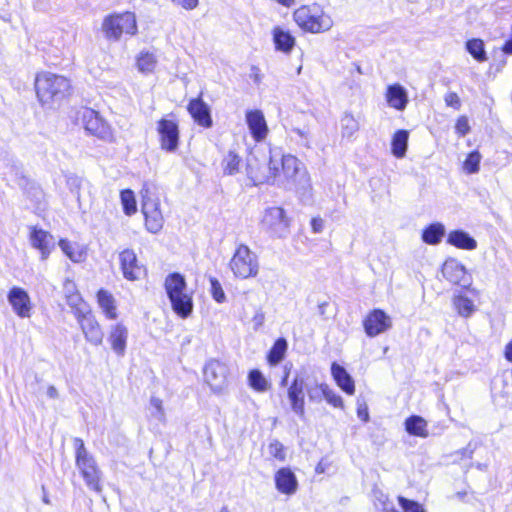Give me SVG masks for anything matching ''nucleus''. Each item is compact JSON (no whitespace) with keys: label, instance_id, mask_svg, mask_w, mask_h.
<instances>
[{"label":"nucleus","instance_id":"20e7f679","mask_svg":"<svg viewBox=\"0 0 512 512\" xmlns=\"http://www.w3.org/2000/svg\"><path fill=\"white\" fill-rule=\"evenodd\" d=\"M164 288L173 311L183 319L189 317L193 310V298L192 294L187 292L184 276L178 272L168 274Z\"/></svg>","mask_w":512,"mask_h":512},{"label":"nucleus","instance_id":"39448f33","mask_svg":"<svg viewBox=\"0 0 512 512\" xmlns=\"http://www.w3.org/2000/svg\"><path fill=\"white\" fill-rule=\"evenodd\" d=\"M293 20L304 32L323 33L328 31L333 21L317 3L304 4L293 12Z\"/></svg>","mask_w":512,"mask_h":512},{"label":"nucleus","instance_id":"79ce46f5","mask_svg":"<svg viewBox=\"0 0 512 512\" xmlns=\"http://www.w3.org/2000/svg\"><path fill=\"white\" fill-rule=\"evenodd\" d=\"M481 154L479 151L474 150L467 154L463 161V170L467 174L477 173L480 169Z\"/></svg>","mask_w":512,"mask_h":512},{"label":"nucleus","instance_id":"cd10ccee","mask_svg":"<svg viewBox=\"0 0 512 512\" xmlns=\"http://www.w3.org/2000/svg\"><path fill=\"white\" fill-rule=\"evenodd\" d=\"M404 427L409 435L426 438L428 437V423L419 415H411L405 419Z\"/></svg>","mask_w":512,"mask_h":512},{"label":"nucleus","instance_id":"6e6552de","mask_svg":"<svg viewBox=\"0 0 512 512\" xmlns=\"http://www.w3.org/2000/svg\"><path fill=\"white\" fill-rule=\"evenodd\" d=\"M156 132L160 149L167 153L178 150L181 139L180 124L177 115L170 112L156 122Z\"/></svg>","mask_w":512,"mask_h":512},{"label":"nucleus","instance_id":"de8ad7c7","mask_svg":"<svg viewBox=\"0 0 512 512\" xmlns=\"http://www.w3.org/2000/svg\"><path fill=\"white\" fill-rule=\"evenodd\" d=\"M59 246H60L61 250L63 251V253L69 259H71L74 262L78 261V256H80V254H77L75 252L74 246L72 245L71 242H69L66 239H60L59 240Z\"/></svg>","mask_w":512,"mask_h":512},{"label":"nucleus","instance_id":"49530a36","mask_svg":"<svg viewBox=\"0 0 512 512\" xmlns=\"http://www.w3.org/2000/svg\"><path fill=\"white\" fill-rule=\"evenodd\" d=\"M470 131V125L468 118L465 115H461L456 119L455 132L459 137H464Z\"/></svg>","mask_w":512,"mask_h":512},{"label":"nucleus","instance_id":"bf43d9fd","mask_svg":"<svg viewBox=\"0 0 512 512\" xmlns=\"http://www.w3.org/2000/svg\"><path fill=\"white\" fill-rule=\"evenodd\" d=\"M323 470H320L318 467L316 468V472H322Z\"/></svg>","mask_w":512,"mask_h":512},{"label":"nucleus","instance_id":"4468645a","mask_svg":"<svg viewBox=\"0 0 512 512\" xmlns=\"http://www.w3.org/2000/svg\"><path fill=\"white\" fill-rule=\"evenodd\" d=\"M362 325L365 334L373 338L388 331L392 327V320L384 310L374 308L365 315Z\"/></svg>","mask_w":512,"mask_h":512},{"label":"nucleus","instance_id":"412c9836","mask_svg":"<svg viewBox=\"0 0 512 512\" xmlns=\"http://www.w3.org/2000/svg\"><path fill=\"white\" fill-rule=\"evenodd\" d=\"M442 277L453 286L466 287L467 272L465 267L454 259L446 260L441 267Z\"/></svg>","mask_w":512,"mask_h":512},{"label":"nucleus","instance_id":"a19ab883","mask_svg":"<svg viewBox=\"0 0 512 512\" xmlns=\"http://www.w3.org/2000/svg\"><path fill=\"white\" fill-rule=\"evenodd\" d=\"M120 201L126 216H132L137 212V202L133 190L129 188L121 190Z\"/></svg>","mask_w":512,"mask_h":512},{"label":"nucleus","instance_id":"ea45409f","mask_svg":"<svg viewBox=\"0 0 512 512\" xmlns=\"http://www.w3.org/2000/svg\"><path fill=\"white\" fill-rule=\"evenodd\" d=\"M247 382L251 389L259 393L266 392L270 387L268 380L259 369H251L248 372Z\"/></svg>","mask_w":512,"mask_h":512},{"label":"nucleus","instance_id":"4be33fe9","mask_svg":"<svg viewBox=\"0 0 512 512\" xmlns=\"http://www.w3.org/2000/svg\"><path fill=\"white\" fill-rule=\"evenodd\" d=\"M275 487L279 493L293 495L298 489V480L289 467H281L274 474Z\"/></svg>","mask_w":512,"mask_h":512},{"label":"nucleus","instance_id":"dca6fc26","mask_svg":"<svg viewBox=\"0 0 512 512\" xmlns=\"http://www.w3.org/2000/svg\"><path fill=\"white\" fill-rule=\"evenodd\" d=\"M204 380L210 386L211 390L219 393L227 383L228 369L226 365L219 360H210L204 367Z\"/></svg>","mask_w":512,"mask_h":512},{"label":"nucleus","instance_id":"f3484780","mask_svg":"<svg viewBox=\"0 0 512 512\" xmlns=\"http://www.w3.org/2000/svg\"><path fill=\"white\" fill-rule=\"evenodd\" d=\"M8 301L14 313L20 318H29L32 314L33 303L26 290L13 286L8 292Z\"/></svg>","mask_w":512,"mask_h":512},{"label":"nucleus","instance_id":"473e14b6","mask_svg":"<svg viewBox=\"0 0 512 512\" xmlns=\"http://www.w3.org/2000/svg\"><path fill=\"white\" fill-rule=\"evenodd\" d=\"M452 305L457 314L463 318H469L476 311L473 300L463 292H459L452 297Z\"/></svg>","mask_w":512,"mask_h":512},{"label":"nucleus","instance_id":"f704fd0d","mask_svg":"<svg viewBox=\"0 0 512 512\" xmlns=\"http://www.w3.org/2000/svg\"><path fill=\"white\" fill-rule=\"evenodd\" d=\"M241 164V156L236 151L229 150L221 160L223 174L227 176L237 174L240 171Z\"/></svg>","mask_w":512,"mask_h":512},{"label":"nucleus","instance_id":"9d476101","mask_svg":"<svg viewBox=\"0 0 512 512\" xmlns=\"http://www.w3.org/2000/svg\"><path fill=\"white\" fill-rule=\"evenodd\" d=\"M74 318L88 343L94 346H100L103 343V328L91 309L75 311Z\"/></svg>","mask_w":512,"mask_h":512},{"label":"nucleus","instance_id":"6e6d98bb","mask_svg":"<svg viewBox=\"0 0 512 512\" xmlns=\"http://www.w3.org/2000/svg\"><path fill=\"white\" fill-rule=\"evenodd\" d=\"M276 1L280 5L287 7V8L291 7L295 3V0H276Z\"/></svg>","mask_w":512,"mask_h":512},{"label":"nucleus","instance_id":"0eeeda50","mask_svg":"<svg viewBox=\"0 0 512 512\" xmlns=\"http://www.w3.org/2000/svg\"><path fill=\"white\" fill-rule=\"evenodd\" d=\"M140 196L145 228L150 233H158L164 226V216L156 187L150 183H144Z\"/></svg>","mask_w":512,"mask_h":512},{"label":"nucleus","instance_id":"c9c22d12","mask_svg":"<svg viewBox=\"0 0 512 512\" xmlns=\"http://www.w3.org/2000/svg\"><path fill=\"white\" fill-rule=\"evenodd\" d=\"M408 138L409 133L404 129L397 130L393 134L391 141V151L395 157L402 158L405 156L408 146Z\"/></svg>","mask_w":512,"mask_h":512},{"label":"nucleus","instance_id":"3c124183","mask_svg":"<svg viewBox=\"0 0 512 512\" xmlns=\"http://www.w3.org/2000/svg\"><path fill=\"white\" fill-rule=\"evenodd\" d=\"M185 10H193L199 5V0H171Z\"/></svg>","mask_w":512,"mask_h":512},{"label":"nucleus","instance_id":"864d4df0","mask_svg":"<svg viewBox=\"0 0 512 512\" xmlns=\"http://www.w3.org/2000/svg\"><path fill=\"white\" fill-rule=\"evenodd\" d=\"M357 414H358V417L363 421V422H367L369 420V413H368V409L366 406H363V407H359L357 409Z\"/></svg>","mask_w":512,"mask_h":512},{"label":"nucleus","instance_id":"5fc2aeb1","mask_svg":"<svg viewBox=\"0 0 512 512\" xmlns=\"http://www.w3.org/2000/svg\"><path fill=\"white\" fill-rule=\"evenodd\" d=\"M504 357L508 362L512 363V339L505 346Z\"/></svg>","mask_w":512,"mask_h":512},{"label":"nucleus","instance_id":"f8f14e48","mask_svg":"<svg viewBox=\"0 0 512 512\" xmlns=\"http://www.w3.org/2000/svg\"><path fill=\"white\" fill-rule=\"evenodd\" d=\"M262 223L272 236L282 238L290 231L291 218L282 207H270L266 209Z\"/></svg>","mask_w":512,"mask_h":512},{"label":"nucleus","instance_id":"052dcab7","mask_svg":"<svg viewBox=\"0 0 512 512\" xmlns=\"http://www.w3.org/2000/svg\"><path fill=\"white\" fill-rule=\"evenodd\" d=\"M222 512H228L227 510H222Z\"/></svg>","mask_w":512,"mask_h":512},{"label":"nucleus","instance_id":"a211bd4d","mask_svg":"<svg viewBox=\"0 0 512 512\" xmlns=\"http://www.w3.org/2000/svg\"><path fill=\"white\" fill-rule=\"evenodd\" d=\"M246 123L255 142L266 139L269 129L264 114L259 109L248 110L245 114Z\"/></svg>","mask_w":512,"mask_h":512},{"label":"nucleus","instance_id":"423d86ee","mask_svg":"<svg viewBox=\"0 0 512 512\" xmlns=\"http://www.w3.org/2000/svg\"><path fill=\"white\" fill-rule=\"evenodd\" d=\"M101 29L107 40L118 41L123 35L138 33L137 18L132 11L113 12L103 18Z\"/></svg>","mask_w":512,"mask_h":512},{"label":"nucleus","instance_id":"72a5a7b5","mask_svg":"<svg viewBox=\"0 0 512 512\" xmlns=\"http://www.w3.org/2000/svg\"><path fill=\"white\" fill-rule=\"evenodd\" d=\"M288 343L285 338L280 337L275 340L266 355V361L269 366L278 365L286 355Z\"/></svg>","mask_w":512,"mask_h":512},{"label":"nucleus","instance_id":"a878e982","mask_svg":"<svg viewBox=\"0 0 512 512\" xmlns=\"http://www.w3.org/2000/svg\"><path fill=\"white\" fill-rule=\"evenodd\" d=\"M331 374L336 384L348 395L355 393V383L344 367L336 362L331 364Z\"/></svg>","mask_w":512,"mask_h":512},{"label":"nucleus","instance_id":"603ef678","mask_svg":"<svg viewBox=\"0 0 512 512\" xmlns=\"http://www.w3.org/2000/svg\"><path fill=\"white\" fill-rule=\"evenodd\" d=\"M311 229L314 233H320L323 231V228H324V220L319 217V216H316V217H313L311 219Z\"/></svg>","mask_w":512,"mask_h":512},{"label":"nucleus","instance_id":"a18cd8bd","mask_svg":"<svg viewBox=\"0 0 512 512\" xmlns=\"http://www.w3.org/2000/svg\"><path fill=\"white\" fill-rule=\"evenodd\" d=\"M323 395L326 401L335 408H344V402L340 395L336 394L331 389H323Z\"/></svg>","mask_w":512,"mask_h":512},{"label":"nucleus","instance_id":"2f4dec72","mask_svg":"<svg viewBox=\"0 0 512 512\" xmlns=\"http://www.w3.org/2000/svg\"><path fill=\"white\" fill-rule=\"evenodd\" d=\"M447 242L450 245L463 250H473L477 247L476 240L462 230L450 231Z\"/></svg>","mask_w":512,"mask_h":512},{"label":"nucleus","instance_id":"8fccbe9b","mask_svg":"<svg viewBox=\"0 0 512 512\" xmlns=\"http://www.w3.org/2000/svg\"><path fill=\"white\" fill-rule=\"evenodd\" d=\"M150 403H151L152 407L155 409L158 419L161 421H164L165 413H164L162 400L159 398H156V397H152L150 399Z\"/></svg>","mask_w":512,"mask_h":512},{"label":"nucleus","instance_id":"2eb2a0df","mask_svg":"<svg viewBox=\"0 0 512 512\" xmlns=\"http://www.w3.org/2000/svg\"><path fill=\"white\" fill-rule=\"evenodd\" d=\"M186 109L194 123L198 126L204 129H209L213 126L211 110L203 99V92H200L197 97L191 98L187 103Z\"/></svg>","mask_w":512,"mask_h":512},{"label":"nucleus","instance_id":"6ab92c4d","mask_svg":"<svg viewBox=\"0 0 512 512\" xmlns=\"http://www.w3.org/2000/svg\"><path fill=\"white\" fill-rule=\"evenodd\" d=\"M29 239L31 245L40 251L43 259H46L55 247L53 235L37 226L30 227Z\"/></svg>","mask_w":512,"mask_h":512},{"label":"nucleus","instance_id":"9b49d317","mask_svg":"<svg viewBox=\"0 0 512 512\" xmlns=\"http://www.w3.org/2000/svg\"><path fill=\"white\" fill-rule=\"evenodd\" d=\"M81 122L85 130L102 140H111L113 138V130L108 122L92 108H83L80 113Z\"/></svg>","mask_w":512,"mask_h":512},{"label":"nucleus","instance_id":"c756f323","mask_svg":"<svg viewBox=\"0 0 512 512\" xmlns=\"http://www.w3.org/2000/svg\"><path fill=\"white\" fill-rule=\"evenodd\" d=\"M63 286L65 290V300L68 306L71 308L72 313L74 314V312L77 310H84L82 306H85L86 303L83 300L80 292L77 290L74 281L67 279Z\"/></svg>","mask_w":512,"mask_h":512},{"label":"nucleus","instance_id":"e433bc0d","mask_svg":"<svg viewBox=\"0 0 512 512\" xmlns=\"http://www.w3.org/2000/svg\"><path fill=\"white\" fill-rule=\"evenodd\" d=\"M157 66V58L154 53L149 51H141L136 56V67L143 74H150L155 71Z\"/></svg>","mask_w":512,"mask_h":512},{"label":"nucleus","instance_id":"5701e85b","mask_svg":"<svg viewBox=\"0 0 512 512\" xmlns=\"http://www.w3.org/2000/svg\"><path fill=\"white\" fill-rule=\"evenodd\" d=\"M96 302L107 320L115 321L119 318V310L114 295L105 288H100L95 294Z\"/></svg>","mask_w":512,"mask_h":512},{"label":"nucleus","instance_id":"4d7b16f0","mask_svg":"<svg viewBox=\"0 0 512 512\" xmlns=\"http://www.w3.org/2000/svg\"><path fill=\"white\" fill-rule=\"evenodd\" d=\"M47 393L51 398H56L58 396V392L54 386H49L47 388Z\"/></svg>","mask_w":512,"mask_h":512},{"label":"nucleus","instance_id":"bb28decb","mask_svg":"<svg viewBox=\"0 0 512 512\" xmlns=\"http://www.w3.org/2000/svg\"><path fill=\"white\" fill-rule=\"evenodd\" d=\"M273 42L276 50L290 53L295 46V37L281 27H274L272 30Z\"/></svg>","mask_w":512,"mask_h":512},{"label":"nucleus","instance_id":"f03ea898","mask_svg":"<svg viewBox=\"0 0 512 512\" xmlns=\"http://www.w3.org/2000/svg\"><path fill=\"white\" fill-rule=\"evenodd\" d=\"M33 86L39 104L50 109L67 103L75 92L69 77L50 71L37 72Z\"/></svg>","mask_w":512,"mask_h":512},{"label":"nucleus","instance_id":"7ed1b4c3","mask_svg":"<svg viewBox=\"0 0 512 512\" xmlns=\"http://www.w3.org/2000/svg\"><path fill=\"white\" fill-rule=\"evenodd\" d=\"M75 465L86 486L97 494L103 492V474L95 458L88 452L81 438L74 439Z\"/></svg>","mask_w":512,"mask_h":512},{"label":"nucleus","instance_id":"ddd939ff","mask_svg":"<svg viewBox=\"0 0 512 512\" xmlns=\"http://www.w3.org/2000/svg\"><path fill=\"white\" fill-rule=\"evenodd\" d=\"M119 266L123 277L128 281H136L146 276L147 270L138 259L132 248H125L119 252Z\"/></svg>","mask_w":512,"mask_h":512},{"label":"nucleus","instance_id":"58836bf2","mask_svg":"<svg viewBox=\"0 0 512 512\" xmlns=\"http://www.w3.org/2000/svg\"><path fill=\"white\" fill-rule=\"evenodd\" d=\"M445 234L444 226L441 223H432L422 231V240L429 245L440 243Z\"/></svg>","mask_w":512,"mask_h":512},{"label":"nucleus","instance_id":"393cba45","mask_svg":"<svg viewBox=\"0 0 512 512\" xmlns=\"http://www.w3.org/2000/svg\"><path fill=\"white\" fill-rule=\"evenodd\" d=\"M385 99L390 107L398 111L404 110L408 103V97L405 89L397 83L387 87Z\"/></svg>","mask_w":512,"mask_h":512},{"label":"nucleus","instance_id":"09e8293b","mask_svg":"<svg viewBox=\"0 0 512 512\" xmlns=\"http://www.w3.org/2000/svg\"><path fill=\"white\" fill-rule=\"evenodd\" d=\"M444 100L447 106L452 107L455 110H459L461 107V101L456 92H448L445 95Z\"/></svg>","mask_w":512,"mask_h":512},{"label":"nucleus","instance_id":"1a4fd4ad","mask_svg":"<svg viewBox=\"0 0 512 512\" xmlns=\"http://www.w3.org/2000/svg\"><path fill=\"white\" fill-rule=\"evenodd\" d=\"M229 267L238 279L253 278L258 274L259 270L257 257L244 244L237 246L230 259Z\"/></svg>","mask_w":512,"mask_h":512},{"label":"nucleus","instance_id":"c85d7f7f","mask_svg":"<svg viewBox=\"0 0 512 512\" xmlns=\"http://www.w3.org/2000/svg\"><path fill=\"white\" fill-rule=\"evenodd\" d=\"M63 286L65 290V300L68 306L71 308L72 313L74 314V312L77 310H84L82 306H85L86 303L83 300L80 292L77 290L74 281L67 279Z\"/></svg>","mask_w":512,"mask_h":512},{"label":"nucleus","instance_id":"4c0bfd02","mask_svg":"<svg viewBox=\"0 0 512 512\" xmlns=\"http://www.w3.org/2000/svg\"><path fill=\"white\" fill-rule=\"evenodd\" d=\"M467 52L479 63L485 62L488 59L484 41L480 38L468 39L465 43Z\"/></svg>","mask_w":512,"mask_h":512},{"label":"nucleus","instance_id":"c03bdc74","mask_svg":"<svg viewBox=\"0 0 512 512\" xmlns=\"http://www.w3.org/2000/svg\"><path fill=\"white\" fill-rule=\"evenodd\" d=\"M210 286V291L213 299L218 303L224 302L226 296L221 286V283L218 281V279L214 277L210 278Z\"/></svg>","mask_w":512,"mask_h":512},{"label":"nucleus","instance_id":"7c9ffc66","mask_svg":"<svg viewBox=\"0 0 512 512\" xmlns=\"http://www.w3.org/2000/svg\"><path fill=\"white\" fill-rule=\"evenodd\" d=\"M63 286L65 290V300L68 306L71 308L72 313L74 314V312L77 310H84L82 306H85L86 303L83 300L80 292L77 290L74 281L67 279Z\"/></svg>","mask_w":512,"mask_h":512},{"label":"nucleus","instance_id":"13d9d810","mask_svg":"<svg viewBox=\"0 0 512 512\" xmlns=\"http://www.w3.org/2000/svg\"><path fill=\"white\" fill-rule=\"evenodd\" d=\"M287 377H288V373H286V375L283 377L282 381H281V384L284 385L287 381Z\"/></svg>","mask_w":512,"mask_h":512},{"label":"nucleus","instance_id":"b1692460","mask_svg":"<svg viewBox=\"0 0 512 512\" xmlns=\"http://www.w3.org/2000/svg\"><path fill=\"white\" fill-rule=\"evenodd\" d=\"M107 340L117 356H124L128 342L127 327L122 322L112 325L109 329Z\"/></svg>","mask_w":512,"mask_h":512},{"label":"nucleus","instance_id":"f257e3e1","mask_svg":"<svg viewBox=\"0 0 512 512\" xmlns=\"http://www.w3.org/2000/svg\"><path fill=\"white\" fill-rule=\"evenodd\" d=\"M254 184H296L301 179H308L305 165L291 154H271L266 172H249Z\"/></svg>","mask_w":512,"mask_h":512},{"label":"nucleus","instance_id":"aec40b11","mask_svg":"<svg viewBox=\"0 0 512 512\" xmlns=\"http://www.w3.org/2000/svg\"><path fill=\"white\" fill-rule=\"evenodd\" d=\"M305 382L302 378H294L287 389V396L292 410L301 418L305 416Z\"/></svg>","mask_w":512,"mask_h":512},{"label":"nucleus","instance_id":"37998d69","mask_svg":"<svg viewBox=\"0 0 512 512\" xmlns=\"http://www.w3.org/2000/svg\"><path fill=\"white\" fill-rule=\"evenodd\" d=\"M268 450L272 459L279 462H284L286 460V448L280 441H271L268 445Z\"/></svg>","mask_w":512,"mask_h":512}]
</instances>
